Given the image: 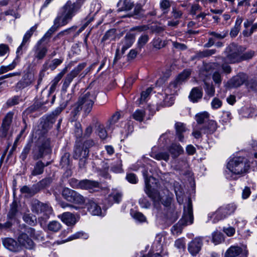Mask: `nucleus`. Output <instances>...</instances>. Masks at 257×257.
Segmentation results:
<instances>
[{
    "label": "nucleus",
    "instance_id": "nucleus-62",
    "mask_svg": "<svg viewBox=\"0 0 257 257\" xmlns=\"http://www.w3.org/2000/svg\"><path fill=\"white\" fill-rule=\"evenodd\" d=\"M141 206L145 208H149L151 206L150 202L145 198H141L139 201Z\"/></svg>",
    "mask_w": 257,
    "mask_h": 257
},
{
    "label": "nucleus",
    "instance_id": "nucleus-10",
    "mask_svg": "<svg viewBox=\"0 0 257 257\" xmlns=\"http://www.w3.org/2000/svg\"><path fill=\"white\" fill-rule=\"evenodd\" d=\"M85 63L79 64L77 67L74 68L69 73H68L63 80L62 89L66 91L70 84L73 79L76 77L80 72L83 70L86 66Z\"/></svg>",
    "mask_w": 257,
    "mask_h": 257
},
{
    "label": "nucleus",
    "instance_id": "nucleus-44",
    "mask_svg": "<svg viewBox=\"0 0 257 257\" xmlns=\"http://www.w3.org/2000/svg\"><path fill=\"white\" fill-rule=\"evenodd\" d=\"M52 181V179L50 177L42 179L36 185L37 189L39 191L41 189L47 187L51 183Z\"/></svg>",
    "mask_w": 257,
    "mask_h": 257
},
{
    "label": "nucleus",
    "instance_id": "nucleus-22",
    "mask_svg": "<svg viewBox=\"0 0 257 257\" xmlns=\"http://www.w3.org/2000/svg\"><path fill=\"white\" fill-rule=\"evenodd\" d=\"M62 110V108L58 107L52 113L47 115L45 120L44 125L48 127L51 126L55 122L56 118L61 112Z\"/></svg>",
    "mask_w": 257,
    "mask_h": 257
},
{
    "label": "nucleus",
    "instance_id": "nucleus-23",
    "mask_svg": "<svg viewBox=\"0 0 257 257\" xmlns=\"http://www.w3.org/2000/svg\"><path fill=\"white\" fill-rule=\"evenodd\" d=\"M135 39V35L131 33L126 34L123 40L121 42V52L124 53L125 51L131 47L134 43Z\"/></svg>",
    "mask_w": 257,
    "mask_h": 257
},
{
    "label": "nucleus",
    "instance_id": "nucleus-16",
    "mask_svg": "<svg viewBox=\"0 0 257 257\" xmlns=\"http://www.w3.org/2000/svg\"><path fill=\"white\" fill-rule=\"evenodd\" d=\"M190 75V71L184 70L178 76L174 81L170 83L169 87L171 89L176 88L179 85L185 81L189 78Z\"/></svg>",
    "mask_w": 257,
    "mask_h": 257
},
{
    "label": "nucleus",
    "instance_id": "nucleus-40",
    "mask_svg": "<svg viewBox=\"0 0 257 257\" xmlns=\"http://www.w3.org/2000/svg\"><path fill=\"white\" fill-rule=\"evenodd\" d=\"M115 30L110 29L107 31L105 35L103 36L101 41L105 42L109 40L110 41L114 40L115 39Z\"/></svg>",
    "mask_w": 257,
    "mask_h": 257
},
{
    "label": "nucleus",
    "instance_id": "nucleus-41",
    "mask_svg": "<svg viewBox=\"0 0 257 257\" xmlns=\"http://www.w3.org/2000/svg\"><path fill=\"white\" fill-rule=\"evenodd\" d=\"M61 228V224L57 221H52L49 223L48 229L52 232H57Z\"/></svg>",
    "mask_w": 257,
    "mask_h": 257
},
{
    "label": "nucleus",
    "instance_id": "nucleus-21",
    "mask_svg": "<svg viewBox=\"0 0 257 257\" xmlns=\"http://www.w3.org/2000/svg\"><path fill=\"white\" fill-rule=\"evenodd\" d=\"M34 80V75L32 73H27L23 76L22 80L17 83V87L19 89H23L30 85Z\"/></svg>",
    "mask_w": 257,
    "mask_h": 257
},
{
    "label": "nucleus",
    "instance_id": "nucleus-48",
    "mask_svg": "<svg viewBox=\"0 0 257 257\" xmlns=\"http://www.w3.org/2000/svg\"><path fill=\"white\" fill-rule=\"evenodd\" d=\"M223 240V234L220 232H214L212 234V241L215 244L220 243Z\"/></svg>",
    "mask_w": 257,
    "mask_h": 257
},
{
    "label": "nucleus",
    "instance_id": "nucleus-45",
    "mask_svg": "<svg viewBox=\"0 0 257 257\" xmlns=\"http://www.w3.org/2000/svg\"><path fill=\"white\" fill-rule=\"evenodd\" d=\"M145 111L144 110L137 109L133 114V118L139 121H142L145 116Z\"/></svg>",
    "mask_w": 257,
    "mask_h": 257
},
{
    "label": "nucleus",
    "instance_id": "nucleus-19",
    "mask_svg": "<svg viewBox=\"0 0 257 257\" xmlns=\"http://www.w3.org/2000/svg\"><path fill=\"white\" fill-rule=\"evenodd\" d=\"M247 79V76L244 73H239L233 77L229 81L231 87H237L243 84Z\"/></svg>",
    "mask_w": 257,
    "mask_h": 257
},
{
    "label": "nucleus",
    "instance_id": "nucleus-59",
    "mask_svg": "<svg viewBox=\"0 0 257 257\" xmlns=\"http://www.w3.org/2000/svg\"><path fill=\"white\" fill-rule=\"evenodd\" d=\"M16 66L14 62L8 66H2L0 67V75L13 69Z\"/></svg>",
    "mask_w": 257,
    "mask_h": 257
},
{
    "label": "nucleus",
    "instance_id": "nucleus-53",
    "mask_svg": "<svg viewBox=\"0 0 257 257\" xmlns=\"http://www.w3.org/2000/svg\"><path fill=\"white\" fill-rule=\"evenodd\" d=\"M30 149L31 147L29 144L25 147L20 156V158L22 161H25L30 152Z\"/></svg>",
    "mask_w": 257,
    "mask_h": 257
},
{
    "label": "nucleus",
    "instance_id": "nucleus-55",
    "mask_svg": "<svg viewBox=\"0 0 257 257\" xmlns=\"http://www.w3.org/2000/svg\"><path fill=\"white\" fill-rule=\"evenodd\" d=\"M204 89L206 93L210 96H212L214 95L215 90L212 84L205 82Z\"/></svg>",
    "mask_w": 257,
    "mask_h": 257
},
{
    "label": "nucleus",
    "instance_id": "nucleus-12",
    "mask_svg": "<svg viewBox=\"0 0 257 257\" xmlns=\"http://www.w3.org/2000/svg\"><path fill=\"white\" fill-rule=\"evenodd\" d=\"M13 116V113L9 112L4 118L0 128V137L5 138L7 136L10 124L12 121Z\"/></svg>",
    "mask_w": 257,
    "mask_h": 257
},
{
    "label": "nucleus",
    "instance_id": "nucleus-31",
    "mask_svg": "<svg viewBox=\"0 0 257 257\" xmlns=\"http://www.w3.org/2000/svg\"><path fill=\"white\" fill-rule=\"evenodd\" d=\"M242 251L241 247L238 246H231L225 252L224 257H235Z\"/></svg>",
    "mask_w": 257,
    "mask_h": 257
},
{
    "label": "nucleus",
    "instance_id": "nucleus-1",
    "mask_svg": "<svg viewBox=\"0 0 257 257\" xmlns=\"http://www.w3.org/2000/svg\"><path fill=\"white\" fill-rule=\"evenodd\" d=\"M81 8L75 3L68 0L61 8V12L55 19V24L66 25L70 22Z\"/></svg>",
    "mask_w": 257,
    "mask_h": 257
},
{
    "label": "nucleus",
    "instance_id": "nucleus-38",
    "mask_svg": "<svg viewBox=\"0 0 257 257\" xmlns=\"http://www.w3.org/2000/svg\"><path fill=\"white\" fill-rule=\"evenodd\" d=\"M63 26L64 25H58V24H55L54 20V25L48 30L45 35L41 39H43V41L45 42L46 39H49L51 37L53 33L55 32L59 27Z\"/></svg>",
    "mask_w": 257,
    "mask_h": 257
},
{
    "label": "nucleus",
    "instance_id": "nucleus-26",
    "mask_svg": "<svg viewBox=\"0 0 257 257\" xmlns=\"http://www.w3.org/2000/svg\"><path fill=\"white\" fill-rule=\"evenodd\" d=\"M168 151L173 158H177L183 152V149L181 145L177 143H172L168 148Z\"/></svg>",
    "mask_w": 257,
    "mask_h": 257
},
{
    "label": "nucleus",
    "instance_id": "nucleus-54",
    "mask_svg": "<svg viewBox=\"0 0 257 257\" xmlns=\"http://www.w3.org/2000/svg\"><path fill=\"white\" fill-rule=\"evenodd\" d=\"M79 238H82L85 239H86L88 238V235L83 232H78L70 236L69 240H71Z\"/></svg>",
    "mask_w": 257,
    "mask_h": 257
},
{
    "label": "nucleus",
    "instance_id": "nucleus-8",
    "mask_svg": "<svg viewBox=\"0 0 257 257\" xmlns=\"http://www.w3.org/2000/svg\"><path fill=\"white\" fill-rule=\"evenodd\" d=\"M235 209V205L231 204L222 206L218 208L215 212L212 213L210 217L213 218L214 222H216L231 215L234 212Z\"/></svg>",
    "mask_w": 257,
    "mask_h": 257
},
{
    "label": "nucleus",
    "instance_id": "nucleus-51",
    "mask_svg": "<svg viewBox=\"0 0 257 257\" xmlns=\"http://www.w3.org/2000/svg\"><path fill=\"white\" fill-rule=\"evenodd\" d=\"M215 52L216 50L215 49L205 50L204 51L198 52L197 53V56L200 58L206 57L211 56L212 55L215 54Z\"/></svg>",
    "mask_w": 257,
    "mask_h": 257
},
{
    "label": "nucleus",
    "instance_id": "nucleus-50",
    "mask_svg": "<svg viewBox=\"0 0 257 257\" xmlns=\"http://www.w3.org/2000/svg\"><path fill=\"white\" fill-rule=\"evenodd\" d=\"M109 166L107 163L102 162L101 168H99L100 174L105 178H107L108 173Z\"/></svg>",
    "mask_w": 257,
    "mask_h": 257
},
{
    "label": "nucleus",
    "instance_id": "nucleus-27",
    "mask_svg": "<svg viewBox=\"0 0 257 257\" xmlns=\"http://www.w3.org/2000/svg\"><path fill=\"white\" fill-rule=\"evenodd\" d=\"M87 207L88 211L93 215H99L101 213V207L92 200L88 201Z\"/></svg>",
    "mask_w": 257,
    "mask_h": 257
},
{
    "label": "nucleus",
    "instance_id": "nucleus-25",
    "mask_svg": "<svg viewBox=\"0 0 257 257\" xmlns=\"http://www.w3.org/2000/svg\"><path fill=\"white\" fill-rule=\"evenodd\" d=\"M62 221L68 226L73 225L76 222V218L74 215L69 212H64L59 215Z\"/></svg>",
    "mask_w": 257,
    "mask_h": 257
},
{
    "label": "nucleus",
    "instance_id": "nucleus-37",
    "mask_svg": "<svg viewBox=\"0 0 257 257\" xmlns=\"http://www.w3.org/2000/svg\"><path fill=\"white\" fill-rule=\"evenodd\" d=\"M95 127H96V132L100 138L102 140L105 139L107 136V134L106 130L104 129L103 125L99 122H97L96 123Z\"/></svg>",
    "mask_w": 257,
    "mask_h": 257
},
{
    "label": "nucleus",
    "instance_id": "nucleus-36",
    "mask_svg": "<svg viewBox=\"0 0 257 257\" xmlns=\"http://www.w3.org/2000/svg\"><path fill=\"white\" fill-rule=\"evenodd\" d=\"M151 157L157 160H164L167 162L170 159V155L167 152H159L157 153H153Z\"/></svg>",
    "mask_w": 257,
    "mask_h": 257
},
{
    "label": "nucleus",
    "instance_id": "nucleus-39",
    "mask_svg": "<svg viewBox=\"0 0 257 257\" xmlns=\"http://www.w3.org/2000/svg\"><path fill=\"white\" fill-rule=\"evenodd\" d=\"M209 119V114L206 112L197 114L196 115V120L198 124L206 123Z\"/></svg>",
    "mask_w": 257,
    "mask_h": 257
},
{
    "label": "nucleus",
    "instance_id": "nucleus-20",
    "mask_svg": "<svg viewBox=\"0 0 257 257\" xmlns=\"http://www.w3.org/2000/svg\"><path fill=\"white\" fill-rule=\"evenodd\" d=\"M38 25L36 24L35 26H33L30 28L29 30H28L26 34H25L22 42L21 45L18 48L17 50V54L18 55L22 54V53L21 51L22 50L23 46L26 44V43L29 40L34 32H35L37 29Z\"/></svg>",
    "mask_w": 257,
    "mask_h": 257
},
{
    "label": "nucleus",
    "instance_id": "nucleus-6",
    "mask_svg": "<svg viewBox=\"0 0 257 257\" xmlns=\"http://www.w3.org/2000/svg\"><path fill=\"white\" fill-rule=\"evenodd\" d=\"M31 210L40 216L38 219L40 221L45 222L52 213V208L48 204L41 202L37 199L33 200L31 202Z\"/></svg>",
    "mask_w": 257,
    "mask_h": 257
},
{
    "label": "nucleus",
    "instance_id": "nucleus-15",
    "mask_svg": "<svg viewBox=\"0 0 257 257\" xmlns=\"http://www.w3.org/2000/svg\"><path fill=\"white\" fill-rule=\"evenodd\" d=\"M89 152V150L85 149L81 144H77L74 147L73 157L76 160L81 158H88Z\"/></svg>",
    "mask_w": 257,
    "mask_h": 257
},
{
    "label": "nucleus",
    "instance_id": "nucleus-61",
    "mask_svg": "<svg viewBox=\"0 0 257 257\" xmlns=\"http://www.w3.org/2000/svg\"><path fill=\"white\" fill-rule=\"evenodd\" d=\"M69 157L70 155L69 153H65L62 157L61 160V163L63 166H67L69 164Z\"/></svg>",
    "mask_w": 257,
    "mask_h": 257
},
{
    "label": "nucleus",
    "instance_id": "nucleus-60",
    "mask_svg": "<svg viewBox=\"0 0 257 257\" xmlns=\"http://www.w3.org/2000/svg\"><path fill=\"white\" fill-rule=\"evenodd\" d=\"M69 184L73 188L81 189V181H79L75 178H71L69 180Z\"/></svg>",
    "mask_w": 257,
    "mask_h": 257
},
{
    "label": "nucleus",
    "instance_id": "nucleus-56",
    "mask_svg": "<svg viewBox=\"0 0 257 257\" xmlns=\"http://www.w3.org/2000/svg\"><path fill=\"white\" fill-rule=\"evenodd\" d=\"M110 196L112 198L114 202L118 203L121 200L122 194L118 191H114L112 193Z\"/></svg>",
    "mask_w": 257,
    "mask_h": 257
},
{
    "label": "nucleus",
    "instance_id": "nucleus-46",
    "mask_svg": "<svg viewBox=\"0 0 257 257\" xmlns=\"http://www.w3.org/2000/svg\"><path fill=\"white\" fill-rule=\"evenodd\" d=\"M240 53V62L244 60H248L251 59L255 54V52L252 50L247 51L242 54Z\"/></svg>",
    "mask_w": 257,
    "mask_h": 257
},
{
    "label": "nucleus",
    "instance_id": "nucleus-13",
    "mask_svg": "<svg viewBox=\"0 0 257 257\" xmlns=\"http://www.w3.org/2000/svg\"><path fill=\"white\" fill-rule=\"evenodd\" d=\"M43 42V39H40L34 48L35 51L34 56L37 60L43 59L48 52V49L46 47L41 46Z\"/></svg>",
    "mask_w": 257,
    "mask_h": 257
},
{
    "label": "nucleus",
    "instance_id": "nucleus-29",
    "mask_svg": "<svg viewBox=\"0 0 257 257\" xmlns=\"http://www.w3.org/2000/svg\"><path fill=\"white\" fill-rule=\"evenodd\" d=\"M203 92L202 89L199 87L193 88L189 95V98L193 102H197L202 97Z\"/></svg>",
    "mask_w": 257,
    "mask_h": 257
},
{
    "label": "nucleus",
    "instance_id": "nucleus-30",
    "mask_svg": "<svg viewBox=\"0 0 257 257\" xmlns=\"http://www.w3.org/2000/svg\"><path fill=\"white\" fill-rule=\"evenodd\" d=\"M81 189H93L99 186V183L97 181L85 179L81 180Z\"/></svg>",
    "mask_w": 257,
    "mask_h": 257
},
{
    "label": "nucleus",
    "instance_id": "nucleus-34",
    "mask_svg": "<svg viewBox=\"0 0 257 257\" xmlns=\"http://www.w3.org/2000/svg\"><path fill=\"white\" fill-rule=\"evenodd\" d=\"M45 167V164L42 161H38L34 165L32 175L37 176L42 174L44 172Z\"/></svg>",
    "mask_w": 257,
    "mask_h": 257
},
{
    "label": "nucleus",
    "instance_id": "nucleus-35",
    "mask_svg": "<svg viewBox=\"0 0 257 257\" xmlns=\"http://www.w3.org/2000/svg\"><path fill=\"white\" fill-rule=\"evenodd\" d=\"M62 62L63 59H54L52 60L50 64H49L48 61L46 62L43 65V67L45 70L50 69L51 70H54L58 65L61 64Z\"/></svg>",
    "mask_w": 257,
    "mask_h": 257
},
{
    "label": "nucleus",
    "instance_id": "nucleus-3",
    "mask_svg": "<svg viewBox=\"0 0 257 257\" xmlns=\"http://www.w3.org/2000/svg\"><path fill=\"white\" fill-rule=\"evenodd\" d=\"M250 168L249 162L244 157H234L227 165V168L235 175H242L247 172Z\"/></svg>",
    "mask_w": 257,
    "mask_h": 257
},
{
    "label": "nucleus",
    "instance_id": "nucleus-11",
    "mask_svg": "<svg viewBox=\"0 0 257 257\" xmlns=\"http://www.w3.org/2000/svg\"><path fill=\"white\" fill-rule=\"evenodd\" d=\"M193 221V211L192 204L190 201H189L187 209H184V214L182 219L179 221L178 224L173 226L175 228L179 224L182 226H186L191 224Z\"/></svg>",
    "mask_w": 257,
    "mask_h": 257
},
{
    "label": "nucleus",
    "instance_id": "nucleus-14",
    "mask_svg": "<svg viewBox=\"0 0 257 257\" xmlns=\"http://www.w3.org/2000/svg\"><path fill=\"white\" fill-rule=\"evenodd\" d=\"M202 245L201 238H195L192 240L188 246V249L192 255H196L200 250Z\"/></svg>",
    "mask_w": 257,
    "mask_h": 257
},
{
    "label": "nucleus",
    "instance_id": "nucleus-33",
    "mask_svg": "<svg viewBox=\"0 0 257 257\" xmlns=\"http://www.w3.org/2000/svg\"><path fill=\"white\" fill-rule=\"evenodd\" d=\"M20 191L27 197H32L38 192V189L36 186H33L31 188L27 186H24L21 188Z\"/></svg>",
    "mask_w": 257,
    "mask_h": 257
},
{
    "label": "nucleus",
    "instance_id": "nucleus-24",
    "mask_svg": "<svg viewBox=\"0 0 257 257\" xmlns=\"http://www.w3.org/2000/svg\"><path fill=\"white\" fill-rule=\"evenodd\" d=\"M176 136L178 141L181 142L184 141V134L187 131L185 125L181 122H177L175 124Z\"/></svg>",
    "mask_w": 257,
    "mask_h": 257
},
{
    "label": "nucleus",
    "instance_id": "nucleus-49",
    "mask_svg": "<svg viewBox=\"0 0 257 257\" xmlns=\"http://www.w3.org/2000/svg\"><path fill=\"white\" fill-rule=\"evenodd\" d=\"M23 219L27 223L33 225L36 220L35 216L31 214H25L23 216Z\"/></svg>",
    "mask_w": 257,
    "mask_h": 257
},
{
    "label": "nucleus",
    "instance_id": "nucleus-58",
    "mask_svg": "<svg viewBox=\"0 0 257 257\" xmlns=\"http://www.w3.org/2000/svg\"><path fill=\"white\" fill-rule=\"evenodd\" d=\"M75 134L77 138H81L82 135V130L81 128V124L78 122H75Z\"/></svg>",
    "mask_w": 257,
    "mask_h": 257
},
{
    "label": "nucleus",
    "instance_id": "nucleus-28",
    "mask_svg": "<svg viewBox=\"0 0 257 257\" xmlns=\"http://www.w3.org/2000/svg\"><path fill=\"white\" fill-rule=\"evenodd\" d=\"M67 70V67L64 68L59 74H58L55 76L54 79L51 81V86L49 90L50 93H52L55 91L58 82L63 77L64 75L66 73Z\"/></svg>",
    "mask_w": 257,
    "mask_h": 257
},
{
    "label": "nucleus",
    "instance_id": "nucleus-42",
    "mask_svg": "<svg viewBox=\"0 0 257 257\" xmlns=\"http://www.w3.org/2000/svg\"><path fill=\"white\" fill-rule=\"evenodd\" d=\"M152 43L153 47L157 50L164 47L166 45L165 42L159 37L155 38L152 41Z\"/></svg>",
    "mask_w": 257,
    "mask_h": 257
},
{
    "label": "nucleus",
    "instance_id": "nucleus-47",
    "mask_svg": "<svg viewBox=\"0 0 257 257\" xmlns=\"http://www.w3.org/2000/svg\"><path fill=\"white\" fill-rule=\"evenodd\" d=\"M17 204L16 202H14L11 205L10 211L8 214V217L9 219L14 218L17 213Z\"/></svg>",
    "mask_w": 257,
    "mask_h": 257
},
{
    "label": "nucleus",
    "instance_id": "nucleus-2",
    "mask_svg": "<svg viewBox=\"0 0 257 257\" xmlns=\"http://www.w3.org/2000/svg\"><path fill=\"white\" fill-rule=\"evenodd\" d=\"M96 94L95 91L91 90L80 96L74 108L75 114H77L78 112L83 109L85 115H87L91 110Z\"/></svg>",
    "mask_w": 257,
    "mask_h": 257
},
{
    "label": "nucleus",
    "instance_id": "nucleus-43",
    "mask_svg": "<svg viewBox=\"0 0 257 257\" xmlns=\"http://www.w3.org/2000/svg\"><path fill=\"white\" fill-rule=\"evenodd\" d=\"M149 36L147 34L142 35L137 42L138 48L141 50L148 42Z\"/></svg>",
    "mask_w": 257,
    "mask_h": 257
},
{
    "label": "nucleus",
    "instance_id": "nucleus-9",
    "mask_svg": "<svg viewBox=\"0 0 257 257\" xmlns=\"http://www.w3.org/2000/svg\"><path fill=\"white\" fill-rule=\"evenodd\" d=\"M62 196L68 201L76 204H82L85 202V198L83 196L68 188H65L63 190Z\"/></svg>",
    "mask_w": 257,
    "mask_h": 257
},
{
    "label": "nucleus",
    "instance_id": "nucleus-7",
    "mask_svg": "<svg viewBox=\"0 0 257 257\" xmlns=\"http://www.w3.org/2000/svg\"><path fill=\"white\" fill-rule=\"evenodd\" d=\"M143 176L145 178V182L144 191L148 197L154 202V205L156 206L157 204H159L161 198L158 191L152 188L150 184L151 179H154V178L151 176L149 177L148 176V172L146 170L143 172Z\"/></svg>",
    "mask_w": 257,
    "mask_h": 257
},
{
    "label": "nucleus",
    "instance_id": "nucleus-63",
    "mask_svg": "<svg viewBox=\"0 0 257 257\" xmlns=\"http://www.w3.org/2000/svg\"><path fill=\"white\" fill-rule=\"evenodd\" d=\"M126 179L130 183L132 184H136L138 182L137 176L134 173H130L127 174Z\"/></svg>",
    "mask_w": 257,
    "mask_h": 257
},
{
    "label": "nucleus",
    "instance_id": "nucleus-52",
    "mask_svg": "<svg viewBox=\"0 0 257 257\" xmlns=\"http://www.w3.org/2000/svg\"><path fill=\"white\" fill-rule=\"evenodd\" d=\"M133 6L134 4L131 0H124L122 3L120 11H130Z\"/></svg>",
    "mask_w": 257,
    "mask_h": 257
},
{
    "label": "nucleus",
    "instance_id": "nucleus-4",
    "mask_svg": "<svg viewBox=\"0 0 257 257\" xmlns=\"http://www.w3.org/2000/svg\"><path fill=\"white\" fill-rule=\"evenodd\" d=\"M50 151L49 141L46 138H39L33 147L31 156L34 160L37 161L43 158Z\"/></svg>",
    "mask_w": 257,
    "mask_h": 257
},
{
    "label": "nucleus",
    "instance_id": "nucleus-32",
    "mask_svg": "<svg viewBox=\"0 0 257 257\" xmlns=\"http://www.w3.org/2000/svg\"><path fill=\"white\" fill-rule=\"evenodd\" d=\"M217 128L216 123L213 120H208L205 123L204 127L201 128L202 133L211 134L213 133Z\"/></svg>",
    "mask_w": 257,
    "mask_h": 257
},
{
    "label": "nucleus",
    "instance_id": "nucleus-57",
    "mask_svg": "<svg viewBox=\"0 0 257 257\" xmlns=\"http://www.w3.org/2000/svg\"><path fill=\"white\" fill-rule=\"evenodd\" d=\"M247 86L251 90L257 91V78L250 79L247 82Z\"/></svg>",
    "mask_w": 257,
    "mask_h": 257
},
{
    "label": "nucleus",
    "instance_id": "nucleus-64",
    "mask_svg": "<svg viewBox=\"0 0 257 257\" xmlns=\"http://www.w3.org/2000/svg\"><path fill=\"white\" fill-rule=\"evenodd\" d=\"M222 105L221 101L217 98H214L211 102V106L214 109H217Z\"/></svg>",
    "mask_w": 257,
    "mask_h": 257
},
{
    "label": "nucleus",
    "instance_id": "nucleus-5",
    "mask_svg": "<svg viewBox=\"0 0 257 257\" xmlns=\"http://www.w3.org/2000/svg\"><path fill=\"white\" fill-rule=\"evenodd\" d=\"M241 46L235 43H231L228 46L224 52V56L222 60L225 63H235L240 62V53L244 50Z\"/></svg>",
    "mask_w": 257,
    "mask_h": 257
},
{
    "label": "nucleus",
    "instance_id": "nucleus-18",
    "mask_svg": "<svg viewBox=\"0 0 257 257\" xmlns=\"http://www.w3.org/2000/svg\"><path fill=\"white\" fill-rule=\"evenodd\" d=\"M2 242L4 246L10 251L17 252L21 249V247L17 241L11 238H4Z\"/></svg>",
    "mask_w": 257,
    "mask_h": 257
},
{
    "label": "nucleus",
    "instance_id": "nucleus-17",
    "mask_svg": "<svg viewBox=\"0 0 257 257\" xmlns=\"http://www.w3.org/2000/svg\"><path fill=\"white\" fill-rule=\"evenodd\" d=\"M18 241L20 245L29 249L34 248L35 244L33 241L25 233H21L18 237Z\"/></svg>",
    "mask_w": 257,
    "mask_h": 257
}]
</instances>
